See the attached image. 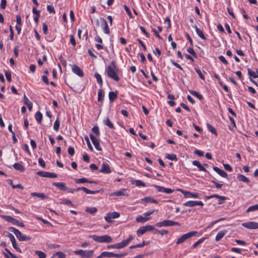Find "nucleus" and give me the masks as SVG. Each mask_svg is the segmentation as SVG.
Masks as SVG:
<instances>
[{"instance_id":"nucleus-1","label":"nucleus","mask_w":258,"mask_h":258,"mask_svg":"<svg viewBox=\"0 0 258 258\" xmlns=\"http://www.w3.org/2000/svg\"><path fill=\"white\" fill-rule=\"evenodd\" d=\"M106 71L109 78L116 82L119 80V78L118 76L119 70L116 66L114 61L111 62L110 64L107 67Z\"/></svg>"},{"instance_id":"nucleus-2","label":"nucleus","mask_w":258,"mask_h":258,"mask_svg":"<svg viewBox=\"0 0 258 258\" xmlns=\"http://www.w3.org/2000/svg\"><path fill=\"white\" fill-rule=\"evenodd\" d=\"M9 230L13 232L19 240L21 241H28L31 239V237L23 235L18 229L14 227H10L9 228Z\"/></svg>"},{"instance_id":"nucleus-3","label":"nucleus","mask_w":258,"mask_h":258,"mask_svg":"<svg viewBox=\"0 0 258 258\" xmlns=\"http://www.w3.org/2000/svg\"><path fill=\"white\" fill-rule=\"evenodd\" d=\"M93 250H83L79 249L74 251V253L77 255H79L81 258H91L94 255Z\"/></svg>"},{"instance_id":"nucleus-4","label":"nucleus","mask_w":258,"mask_h":258,"mask_svg":"<svg viewBox=\"0 0 258 258\" xmlns=\"http://www.w3.org/2000/svg\"><path fill=\"white\" fill-rule=\"evenodd\" d=\"M127 254V252H124L121 253H115L112 252L104 251L101 253V256L103 257H117L121 258Z\"/></svg>"},{"instance_id":"nucleus-5","label":"nucleus","mask_w":258,"mask_h":258,"mask_svg":"<svg viewBox=\"0 0 258 258\" xmlns=\"http://www.w3.org/2000/svg\"><path fill=\"white\" fill-rule=\"evenodd\" d=\"M174 225L180 226V224L177 222L166 220L162 222H158L155 224V226L157 227H162L163 226H172Z\"/></svg>"},{"instance_id":"nucleus-6","label":"nucleus","mask_w":258,"mask_h":258,"mask_svg":"<svg viewBox=\"0 0 258 258\" xmlns=\"http://www.w3.org/2000/svg\"><path fill=\"white\" fill-rule=\"evenodd\" d=\"M1 217L6 221L12 223L14 225H17L20 227H24L25 226L23 222L15 219L10 216H1Z\"/></svg>"},{"instance_id":"nucleus-7","label":"nucleus","mask_w":258,"mask_h":258,"mask_svg":"<svg viewBox=\"0 0 258 258\" xmlns=\"http://www.w3.org/2000/svg\"><path fill=\"white\" fill-rule=\"evenodd\" d=\"M197 233V231H191L186 234H183L181 237H180L176 241V244H179L184 241H185L188 238L195 236Z\"/></svg>"},{"instance_id":"nucleus-8","label":"nucleus","mask_w":258,"mask_h":258,"mask_svg":"<svg viewBox=\"0 0 258 258\" xmlns=\"http://www.w3.org/2000/svg\"><path fill=\"white\" fill-rule=\"evenodd\" d=\"M120 216V214L117 212H113L112 213H108L104 217L105 220L108 223H111L113 221L112 219L117 218Z\"/></svg>"},{"instance_id":"nucleus-9","label":"nucleus","mask_w":258,"mask_h":258,"mask_svg":"<svg viewBox=\"0 0 258 258\" xmlns=\"http://www.w3.org/2000/svg\"><path fill=\"white\" fill-rule=\"evenodd\" d=\"M7 237H8L12 244L13 247L18 252L22 253L21 249L17 246V242L16 241V239L14 236V235L11 234V233L8 232L7 235H6Z\"/></svg>"},{"instance_id":"nucleus-10","label":"nucleus","mask_w":258,"mask_h":258,"mask_svg":"<svg viewBox=\"0 0 258 258\" xmlns=\"http://www.w3.org/2000/svg\"><path fill=\"white\" fill-rule=\"evenodd\" d=\"M37 175L44 177L56 178L57 177L56 174L53 172H48L46 171H39L37 172Z\"/></svg>"},{"instance_id":"nucleus-11","label":"nucleus","mask_w":258,"mask_h":258,"mask_svg":"<svg viewBox=\"0 0 258 258\" xmlns=\"http://www.w3.org/2000/svg\"><path fill=\"white\" fill-rule=\"evenodd\" d=\"M177 190L180 191L185 198H198L199 197V194L198 193H192L191 192L185 191L180 188L178 189Z\"/></svg>"},{"instance_id":"nucleus-12","label":"nucleus","mask_w":258,"mask_h":258,"mask_svg":"<svg viewBox=\"0 0 258 258\" xmlns=\"http://www.w3.org/2000/svg\"><path fill=\"white\" fill-rule=\"evenodd\" d=\"M242 226L249 229H258V223L256 222H247L242 223Z\"/></svg>"},{"instance_id":"nucleus-13","label":"nucleus","mask_w":258,"mask_h":258,"mask_svg":"<svg viewBox=\"0 0 258 258\" xmlns=\"http://www.w3.org/2000/svg\"><path fill=\"white\" fill-rule=\"evenodd\" d=\"M185 207H193L196 206H203L204 203L202 201H189L183 204Z\"/></svg>"},{"instance_id":"nucleus-14","label":"nucleus","mask_w":258,"mask_h":258,"mask_svg":"<svg viewBox=\"0 0 258 258\" xmlns=\"http://www.w3.org/2000/svg\"><path fill=\"white\" fill-rule=\"evenodd\" d=\"M90 138L95 148L98 151H101L102 149L100 146L99 140L92 134H90Z\"/></svg>"},{"instance_id":"nucleus-15","label":"nucleus","mask_w":258,"mask_h":258,"mask_svg":"<svg viewBox=\"0 0 258 258\" xmlns=\"http://www.w3.org/2000/svg\"><path fill=\"white\" fill-rule=\"evenodd\" d=\"M153 186L157 189L159 192H165L166 194H171L174 191V190L171 188H165L157 185H154Z\"/></svg>"},{"instance_id":"nucleus-16","label":"nucleus","mask_w":258,"mask_h":258,"mask_svg":"<svg viewBox=\"0 0 258 258\" xmlns=\"http://www.w3.org/2000/svg\"><path fill=\"white\" fill-rule=\"evenodd\" d=\"M101 27H102L104 32L105 34H109L110 33V30L108 27L106 21L103 18L100 19Z\"/></svg>"},{"instance_id":"nucleus-17","label":"nucleus","mask_w":258,"mask_h":258,"mask_svg":"<svg viewBox=\"0 0 258 258\" xmlns=\"http://www.w3.org/2000/svg\"><path fill=\"white\" fill-rule=\"evenodd\" d=\"M75 191H77L80 190H82L85 192L87 194H97L100 192L99 190H91L90 189H88L85 187H77L76 188H74Z\"/></svg>"},{"instance_id":"nucleus-18","label":"nucleus","mask_w":258,"mask_h":258,"mask_svg":"<svg viewBox=\"0 0 258 258\" xmlns=\"http://www.w3.org/2000/svg\"><path fill=\"white\" fill-rule=\"evenodd\" d=\"M72 71L73 73L80 77H83L84 76L83 71L76 64L73 65Z\"/></svg>"},{"instance_id":"nucleus-19","label":"nucleus","mask_w":258,"mask_h":258,"mask_svg":"<svg viewBox=\"0 0 258 258\" xmlns=\"http://www.w3.org/2000/svg\"><path fill=\"white\" fill-rule=\"evenodd\" d=\"M99 172L103 173L109 174L111 172V170L109 165L104 163L102 164V167L100 169Z\"/></svg>"},{"instance_id":"nucleus-20","label":"nucleus","mask_w":258,"mask_h":258,"mask_svg":"<svg viewBox=\"0 0 258 258\" xmlns=\"http://www.w3.org/2000/svg\"><path fill=\"white\" fill-rule=\"evenodd\" d=\"M213 169L219 175L223 177L227 178L228 175L227 173L224 170L219 168L217 167L214 166L213 167Z\"/></svg>"},{"instance_id":"nucleus-21","label":"nucleus","mask_w":258,"mask_h":258,"mask_svg":"<svg viewBox=\"0 0 258 258\" xmlns=\"http://www.w3.org/2000/svg\"><path fill=\"white\" fill-rule=\"evenodd\" d=\"M192 164L196 166H197L200 171H204L206 172H208V171L207 169L204 167V166H203L199 161L197 160H194L192 162Z\"/></svg>"},{"instance_id":"nucleus-22","label":"nucleus","mask_w":258,"mask_h":258,"mask_svg":"<svg viewBox=\"0 0 258 258\" xmlns=\"http://www.w3.org/2000/svg\"><path fill=\"white\" fill-rule=\"evenodd\" d=\"M100 242L110 243L112 241V238L107 235L100 236Z\"/></svg>"},{"instance_id":"nucleus-23","label":"nucleus","mask_w":258,"mask_h":258,"mask_svg":"<svg viewBox=\"0 0 258 258\" xmlns=\"http://www.w3.org/2000/svg\"><path fill=\"white\" fill-rule=\"evenodd\" d=\"M196 30V31L197 32V34H198V35L201 38H202V39L203 40H206V37L205 36L203 31L200 30L198 27L197 25H194L192 26Z\"/></svg>"},{"instance_id":"nucleus-24","label":"nucleus","mask_w":258,"mask_h":258,"mask_svg":"<svg viewBox=\"0 0 258 258\" xmlns=\"http://www.w3.org/2000/svg\"><path fill=\"white\" fill-rule=\"evenodd\" d=\"M109 100L111 102L115 101L117 98V92H110L108 94Z\"/></svg>"},{"instance_id":"nucleus-25","label":"nucleus","mask_w":258,"mask_h":258,"mask_svg":"<svg viewBox=\"0 0 258 258\" xmlns=\"http://www.w3.org/2000/svg\"><path fill=\"white\" fill-rule=\"evenodd\" d=\"M52 185L62 190H66L67 187L66 183L64 182H53Z\"/></svg>"},{"instance_id":"nucleus-26","label":"nucleus","mask_w":258,"mask_h":258,"mask_svg":"<svg viewBox=\"0 0 258 258\" xmlns=\"http://www.w3.org/2000/svg\"><path fill=\"white\" fill-rule=\"evenodd\" d=\"M13 167L15 170L23 172L25 171V167L19 163H16L13 165Z\"/></svg>"},{"instance_id":"nucleus-27","label":"nucleus","mask_w":258,"mask_h":258,"mask_svg":"<svg viewBox=\"0 0 258 258\" xmlns=\"http://www.w3.org/2000/svg\"><path fill=\"white\" fill-rule=\"evenodd\" d=\"M31 195L33 197H37L41 200L47 199V196L44 193L32 192Z\"/></svg>"},{"instance_id":"nucleus-28","label":"nucleus","mask_w":258,"mask_h":258,"mask_svg":"<svg viewBox=\"0 0 258 258\" xmlns=\"http://www.w3.org/2000/svg\"><path fill=\"white\" fill-rule=\"evenodd\" d=\"M114 248L116 249H121L127 246L126 244L125 243L124 240H123L121 242L115 243L114 244Z\"/></svg>"},{"instance_id":"nucleus-29","label":"nucleus","mask_w":258,"mask_h":258,"mask_svg":"<svg viewBox=\"0 0 258 258\" xmlns=\"http://www.w3.org/2000/svg\"><path fill=\"white\" fill-rule=\"evenodd\" d=\"M213 198H216L219 199L220 200H221L222 201H225L226 199V197H223V196H219V195H216V194L212 195L211 196H207L206 197V198L207 199H212Z\"/></svg>"},{"instance_id":"nucleus-30","label":"nucleus","mask_w":258,"mask_h":258,"mask_svg":"<svg viewBox=\"0 0 258 258\" xmlns=\"http://www.w3.org/2000/svg\"><path fill=\"white\" fill-rule=\"evenodd\" d=\"M150 219V217H144L141 215L139 216L136 218V221L140 223H145Z\"/></svg>"},{"instance_id":"nucleus-31","label":"nucleus","mask_w":258,"mask_h":258,"mask_svg":"<svg viewBox=\"0 0 258 258\" xmlns=\"http://www.w3.org/2000/svg\"><path fill=\"white\" fill-rule=\"evenodd\" d=\"M8 183L10 184L13 188H20L21 189H24V187L20 184H17L16 185H14L13 183V181L11 179H8L7 180Z\"/></svg>"},{"instance_id":"nucleus-32","label":"nucleus","mask_w":258,"mask_h":258,"mask_svg":"<svg viewBox=\"0 0 258 258\" xmlns=\"http://www.w3.org/2000/svg\"><path fill=\"white\" fill-rule=\"evenodd\" d=\"M142 201L144 202H146V203H155V204L158 203L157 201L155 200L154 199H152V198H151L150 197H145V198L142 199Z\"/></svg>"},{"instance_id":"nucleus-33","label":"nucleus","mask_w":258,"mask_h":258,"mask_svg":"<svg viewBox=\"0 0 258 258\" xmlns=\"http://www.w3.org/2000/svg\"><path fill=\"white\" fill-rule=\"evenodd\" d=\"M237 179L241 181L248 183L249 182V180L248 178L242 174H238L237 176Z\"/></svg>"},{"instance_id":"nucleus-34","label":"nucleus","mask_w":258,"mask_h":258,"mask_svg":"<svg viewBox=\"0 0 258 258\" xmlns=\"http://www.w3.org/2000/svg\"><path fill=\"white\" fill-rule=\"evenodd\" d=\"M103 123L105 125L108 126L110 128H114V126L113 123L110 121V120L108 117L103 120Z\"/></svg>"},{"instance_id":"nucleus-35","label":"nucleus","mask_w":258,"mask_h":258,"mask_svg":"<svg viewBox=\"0 0 258 258\" xmlns=\"http://www.w3.org/2000/svg\"><path fill=\"white\" fill-rule=\"evenodd\" d=\"M147 232V230L146 229L145 226H142L139 228V229L137 231V234L138 236H140L144 234Z\"/></svg>"},{"instance_id":"nucleus-36","label":"nucleus","mask_w":258,"mask_h":258,"mask_svg":"<svg viewBox=\"0 0 258 258\" xmlns=\"http://www.w3.org/2000/svg\"><path fill=\"white\" fill-rule=\"evenodd\" d=\"M225 233H226V232L224 231H221L219 232L216 236L215 240L216 241H218L220 240L224 237Z\"/></svg>"},{"instance_id":"nucleus-37","label":"nucleus","mask_w":258,"mask_h":258,"mask_svg":"<svg viewBox=\"0 0 258 258\" xmlns=\"http://www.w3.org/2000/svg\"><path fill=\"white\" fill-rule=\"evenodd\" d=\"M207 126L208 130L210 132L212 133L216 136L217 135V133L216 129L212 125L209 123H207Z\"/></svg>"},{"instance_id":"nucleus-38","label":"nucleus","mask_w":258,"mask_h":258,"mask_svg":"<svg viewBox=\"0 0 258 258\" xmlns=\"http://www.w3.org/2000/svg\"><path fill=\"white\" fill-rule=\"evenodd\" d=\"M189 93L193 96L197 97L200 100L203 99V96L196 91H189Z\"/></svg>"},{"instance_id":"nucleus-39","label":"nucleus","mask_w":258,"mask_h":258,"mask_svg":"<svg viewBox=\"0 0 258 258\" xmlns=\"http://www.w3.org/2000/svg\"><path fill=\"white\" fill-rule=\"evenodd\" d=\"M166 158L171 160H177V158L175 154H167L166 155Z\"/></svg>"},{"instance_id":"nucleus-40","label":"nucleus","mask_w":258,"mask_h":258,"mask_svg":"<svg viewBox=\"0 0 258 258\" xmlns=\"http://www.w3.org/2000/svg\"><path fill=\"white\" fill-rule=\"evenodd\" d=\"M95 78L97 80V83L101 86H102L103 81L101 76L98 73H96L94 75Z\"/></svg>"},{"instance_id":"nucleus-41","label":"nucleus","mask_w":258,"mask_h":258,"mask_svg":"<svg viewBox=\"0 0 258 258\" xmlns=\"http://www.w3.org/2000/svg\"><path fill=\"white\" fill-rule=\"evenodd\" d=\"M85 211L86 212L92 214H94L96 213L97 211V209L95 207H92V208H86Z\"/></svg>"},{"instance_id":"nucleus-42","label":"nucleus","mask_w":258,"mask_h":258,"mask_svg":"<svg viewBox=\"0 0 258 258\" xmlns=\"http://www.w3.org/2000/svg\"><path fill=\"white\" fill-rule=\"evenodd\" d=\"M35 119L38 123H40L42 119V114L40 111H38L35 114Z\"/></svg>"},{"instance_id":"nucleus-43","label":"nucleus","mask_w":258,"mask_h":258,"mask_svg":"<svg viewBox=\"0 0 258 258\" xmlns=\"http://www.w3.org/2000/svg\"><path fill=\"white\" fill-rule=\"evenodd\" d=\"M103 92L102 90L99 89L98 93V101L99 102H102L103 100Z\"/></svg>"},{"instance_id":"nucleus-44","label":"nucleus","mask_w":258,"mask_h":258,"mask_svg":"<svg viewBox=\"0 0 258 258\" xmlns=\"http://www.w3.org/2000/svg\"><path fill=\"white\" fill-rule=\"evenodd\" d=\"M35 253L38 256L39 258H46V255L43 251L35 250Z\"/></svg>"},{"instance_id":"nucleus-45","label":"nucleus","mask_w":258,"mask_h":258,"mask_svg":"<svg viewBox=\"0 0 258 258\" xmlns=\"http://www.w3.org/2000/svg\"><path fill=\"white\" fill-rule=\"evenodd\" d=\"M256 210H258V206L257 204L248 207V209L246 210V212L248 213L250 212L254 211Z\"/></svg>"},{"instance_id":"nucleus-46","label":"nucleus","mask_w":258,"mask_h":258,"mask_svg":"<svg viewBox=\"0 0 258 258\" xmlns=\"http://www.w3.org/2000/svg\"><path fill=\"white\" fill-rule=\"evenodd\" d=\"M59 124H60V121L58 118H56L55 120L54 125H53V128L55 131H58L59 128Z\"/></svg>"},{"instance_id":"nucleus-47","label":"nucleus","mask_w":258,"mask_h":258,"mask_svg":"<svg viewBox=\"0 0 258 258\" xmlns=\"http://www.w3.org/2000/svg\"><path fill=\"white\" fill-rule=\"evenodd\" d=\"M85 138V141H86V143H87V146H88V148L91 151H93V147L91 144V143L89 141V138L88 137V136H85L84 137Z\"/></svg>"},{"instance_id":"nucleus-48","label":"nucleus","mask_w":258,"mask_h":258,"mask_svg":"<svg viewBox=\"0 0 258 258\" xmlns=\"http://www.w3.org/2000/svg\"><path fill=\"white\" fill-rule=\"evenodd\" d=\"M57 256L58 258H66V255L61 251H57L55 252L53 256Z\"/></svg>"},{"instance_id":"nucleus-49","label":"nucleus","mask_w":258,"mask_h":258,"mask_svg":"<svg viewBox=\"0 0 258 258\" xmlns=\"http://www.w3.org/2000/svg\"><path fill=\"white\" fill-rule=\"evenodd\" d=\"M135 184L137 186H146V184L144 182L140 180H136L135 181Z\"/></svg>"},{"instance_id":"nucleus-50","label":"nucleus","mask_w":258,"mask_h":258,"mask_svg":"<svg viewBox=\"0 0 258 258\" xmlns=\"http://www.w3.org/2000/svg\"><path fill=\"white\" fill-rule=\"evenodd\" d=\"M187 51L188 53L191 54L195 58L197 57V55L192 48H191V47L187 48Z\"/></svg>"},{"instance_id":"nucleus-51","label":"nucleus","mask_w":258,"mask_h":258,"mask_svg":"<svg viewBox=\"0 0 258 258\" xmlns=\"http://www.w3.org/2000/svg\"><path fill=\"white\" fill-rule=\"evenodd\" d=\"M92 131L94 133L96 136H99L100 135V132L99 130V127L97 126H94L92 128Z\"/></svg>"},{"instance_id":"nucleus-52","label":"nucleus","mask_w":258,"mask_h":258,"mask_svg":"<svg viewBox=\"0 0 258 258\" xmlns=\"http://www.w3.org/2000/svg\"><path fill=\"white\" fill-rule=\"evenodd\" d=\"M76 183H87L88 179L86 178H81L80 179H77L75 180Z\"/></svg>"},{"instance_id":"nucleus-53","label":"nucleus","mask_w":258,"mask_h":258,"mask_svg":"<svg viewBox=\"0 0 258 258\" xmlns=\"http://www.w3.org/2000/svg\"><path fill=\"white\" fill-rule=\"evenodd\" d=\"M155 232L156 233L160 234L161 235L167 234L168 233V231L167 230L164 229L161 230L155 229Z\"/></svg>"},{"instance_id":"nucleus-54","label":"nucleus","mask_w":258,"mask_h":258,"mask_svg":"<svg viewBox=\"0 0 258 258\" xmlns=\"http://www.w3.org/2000/svg\"><path fill=\"white\" fill-rule=\"evenodd\" d=\"M195 71L196 73L198 74L199 77L203 80H205V77L204 75L202 74L200 70L198 68H195Z\"/></svg>"},{"instance_id":"nucleus-55","label":"nucleus","mask_w":258,"mask_h":258,"mask_svg":"<svg viewBox=\"0 0 258 258\" xmlns=\"http://www.w3.org/2000/svg\"><path fill=\"white\" fill-rule=\"evenodd\" d=\"M124 9H125L126 13L127 14L128 16H129V17L130 18H133L132 14V12H131L130 9H129V8L127 7L126 5H124Z\"/></svg>"},{"instance_id":"nucleus-56","label":"nucleus","mask_w":258,"mask_h":258,"mask_svg":"<svg viewBox=\"0 0 258 258\" xmlns=\"http://www.w3.org/2000/svg\"><path fill=\"white\" fill-rule=\"evenodd\" d=\"M47 10L50 13H55L54 8L52 5H48L47 7Z\"/></svg>"},{"instance_id":"nucleus-57","label":"nucleus","mask_w":258,"mask_h":258,"mask_svg":"<svg viewBox=\"0 0 258 258\" xmlns=\"http://www.w3.org/2000/svg\"><path fill=\"white\" fill-rule=\"evenodd\" d=\"M248 74L249 76L252 77L253 78H256L258 77V76H256V73L248 69Z\"/></svg>"},{"instance_id":"nucleus-58","label":"nucleus","mask_w":258,"mask_h":258,"mask_svg":"<svg viewBox=\"0 0 258 258\" xmlns=\"http://www.w3.org/2000/svg\"><path fill=\"white\" fill-rule=\"evenodd\" d=\"M90 238H92L96 242H100V236L96 235H92L89 236Z\"/></svg>"},{"instance_id":"nucleus-59","label":"nucleus","mask_w":258,"mask_h":258,"mask_svg":"<svg viewBox=\"0 0 258 258\" xmlns=\"http://www.w3.org/2000/svg\"><path fill=\"white\" fill-rule=\"evenodd\" d=\"M5 75L6 76V77L7 78V80L9 82L11 81V73L10 71H6Z\"/></svg>"},{"instance_id":"nucleus-60","label":"nucleus","mask_w":258,"mask_h":258,"mask_svg":"<svg viewBox=\"0 0 258 258\" xmlns=\"http://www.w3.org/2000/svg\"><path fill=\"white\" fill-rule=\"evenodd\" d=\"M124 194L122 191V190H119L116 192H114L112 193L110 196H123Z\"/></svg>"},{"instance_id":"nucleus-61","label":"nucleus","mask_w":258,"mask_h":258,"mask_svg":"<svg viewBox=\"0 0 258 258\" xmlns=\"http://www.w3.org/2000/svg\"><path fill=\"white\" fill-rule=\"evenodd\" d=\"M205 238H202L200 239H199L198 241H197L196 242H195L194 245H192V247L194 248H196L198 245L201 244L202 242H203Z\"/></svg>"},{"instance_id":"nucleus-62","label":"nucleus","mask_w":258,"mask_h":258,"mask_svg":"<svg viewBox=\"0 0 258 258\" xmlns=\"http://www.w3.org/2000/svg\"><path fill=\"white\" fill-rule=\"evenodd\" d=\"M170 61L172 63V64L174 65L175 67L180 69V70H183L182 68L177 62H175L174 60L171 59Z\"/></svg>"},{"instance_id":"nucleus-63","label":"nucleus","mask_w":258,"mask_h":258,"mask_svg":"<svg viewBox=\"0 0 258 258\" xmlns=\"http://www.w3.org/2000/svg\"><path fill=\"white\" fill-rule=\"evenodd\" d=\"M70 42L73 46H76V42L74 36L73 35L70 36Z\"/></svg>"},{"instance_id":"nucleus-64","label":"nucleus","mask_w":258,"mask_h":258,"mask_svg":"<svg viewBox=\"0 0 258 258\" xmlns=\"http://www.w3.org/2000/svg\"><path fill=\"white\" fill-rule=\"evenodd\" d=\"M219 60L222 62L224 64H227L228 61L223 55H220L218 57Z\"/></svg>"}]
</instances>
